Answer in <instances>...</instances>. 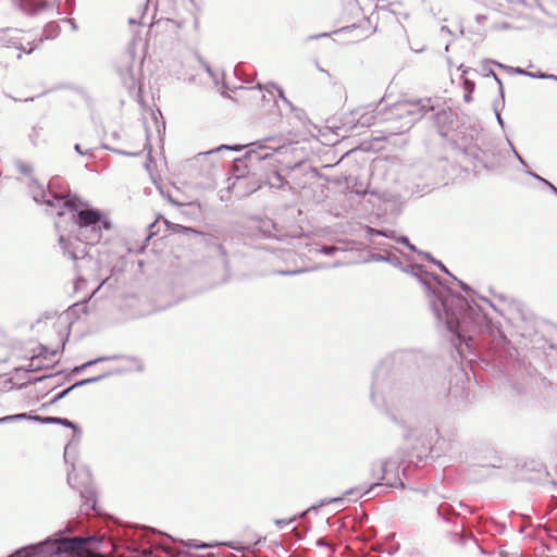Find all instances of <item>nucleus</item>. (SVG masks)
<instances>
[{
    "instance_id": "obj_33",
    "label": "nucleus",
    "mask_w": 557,
    "mask_h": 557,
    "mask_svg": "<svg viewBox=\"0 0 557 557\" xmlns=\"http://www.w3.org/2000/svg\"><path fill=\"white\" fill-rule=\"evenodd\" d=\"M525 173L530 176H532L533 178L544 183L545 185L548 186V184H552L550 182H548L547 180L543 178L542 176H540L539 174L534 173L533 171L531 170H527Z\"/></svg>"
},
{
    "instance_id": "obj_25",
    "label": "nucleus",
    "mask_w": 557,
    "mask_h": 557,
    "mask_svg": "<svg viewBox=\"0 0 557 557\" xmlns=\"http://www.w3.org/2000/svg\"><path fill=\"white\" fill-rule=\"evenodd\" d=\"M16 166H17L18 171L24 175H30L33 172V166L28 163L20 161L16 163Z\"/></svg>"
},
{
    "instance_id": "obj_47",
    "label": "nucleus",
    "mask_w": 557,
    "mask_h": 557,
    "mask_svg": "<svg viewBox=\"0 0 557 557\" xmlns=\"http://www.w3.org/2000/svg\"><path fill=\"white\" fill-rule=\"evenodd\" d=\"M186 545L191 546V547H195V548H205V547H208V546H209V545H208V544H206V543L195 544V543H191V542L187 543Z\"/></svg>"
},
{
    "instance_id": "obj_23",
    "label": "nucleus",
    "mask_w": 557,
    "mask_h": 557,
    "mask_svg": "<svg viewBox=\"0 0 557 557\" xmlns=\"http://www.w3.org/2000/svg\"><path fill=\"white\" fill-rule=\"evenodd\" d=\"M149 4H150V3H148V2H147L144 7H140V8L138 9V14H137L136 16H131V17L128 18V24H129L131 26H134V25H140V24L143 23V18L145 17V14H146V12H147V10H148V5H149Z\"/></svg>"
},
{
    "instance_id": "obj_32",
    "label": "nucleus",
    "mask_w": 557,
    "mask_h": 557,
    "mask_svg": "<svg viewBox=\"0 0 557 557\" xmlns=\"http://www.w3.org/2000/svg\"><path fill=\"white\" fill-rule=\"evenodd\" d=\"M463 88H465V91L473 92V90L475 88V84H474V82H472L468 78H465L463 79Z\"/></svg>"
},
{
    "instance_id": "obj_20",
    "label": "nucleus",
    "mask_w": 557,
    "mask_h": 557,
    "mask_svg": "<svg viewBox=\"0 0 557 557\" xmlns=\"http://www.w3.org/2000/svg\"><path fill=\"white\" fill-rule=\"evenodd\" d=\"M267 183L271 188L280 189L285 185L286 181L277 171H274L268 176Z\"/></svg>"
},
{
    "instance_id": "obj_31",
    "label": "nucleus",
    "mask_w": 557,
    "mask_h": 557,
    "mask_svg": "<svg viewBox=\"0 0 557 557\" xmlns=\"http://www.w3.org/2000/svg\"><path fill=\"white\" fill-rule=\"evenodd\" d=\"M294 520H295V518H290V519H276L274 522H275V524L280 529H283V528L287 527L289 523H292Z\"/></svg>"
},
{
    "instance_id": "obj_38",
    "label": "nucleus",
    "mask_w": 557,
    "mask_h": 557,
    "mask_svg": "<svg viewBox=\"0 0 557 557\" xmlns=\"http://www.w3.org/2000/svg\"><path fill=\"white\" fill-rule=\"evenodd\" d=\"M74 150L79 153L81 156H87V157H92V152L87 150V151H83L82 148H81V145L79 144H75L74 145Z\"/></svg>"
},
{
    "instance_id": "obj_53",
    "label": "nucleus",
    "mask_w": 557,
    "mask_h": 557,
    "mask_svg": "<svg viewBox=\"0 0 557 557\" xmlns=\"http://www.w3.org/2000/svg\"><path fill=\"white\" fill-rule=\"evenodd\" d=\"M326 36H329V34L322 33V34L312 35L309 37V39L312 40V39H318V38L326 37Z\"/></svg>"
},
{
    "instance_id": "obj_29",
    "label": "nucleus",
    "mask_w": 557,
    "mask_h": 557,
    "mask_svg": "<svg viewBox=\"0 0 557 557\" xmlns=\"http://www.w3.org/2000/svg\"><path fill=\"white\" fill-rule=\"evenodd\" d=\"M72 392V389H70V387L63 389L62 392H60L59 394H57L51 403L54 404V403H58L60 401L61 399H63L65 396H67L70 393Z\"/></svg>"
},
{
    "instance_id": "obj_12",
    "label": "nucleus",
    "mask_w": 557,
    "mask_h": 557,
    "mask_svg": "<svg viewBox=\"0 0 557 557\" xmlns=\"http://www.w3.org/2000/svg\"><path fill=\"white\" fill-rule=\"evenodd\" d=\"M259 90H264L265 92L262 94L263 101H271L272 99L276 102L274 91L277 92V97L281 98L286 104H288L290 108H293L292 103L288 101V99L284 96V91L282 88H280L277 85L273 83H269L264 86L258 85Z\"/></svg>"
},
{
    "instance_id": "obj_18",
    "label": "nucleus",
    "mask_w": 557,
    "mask_h": 557,
    "mask_svg": "<svg viewBox=\"0 0 557 557\" xmlns=\"http://www.w3.org/2000/svg\"><path fill=\"white\" fill-rule=\"evenodd\" d=\"M48 348L45 346H40V352L32 358L28 371H37L41 369L44 366L40 363V359L45 358L46 360L50 361L51 358H48Z\"/></svg>"
},
{
    "instance_id": "obj_28",
    "label": "nucleus",
    "mask_w": 557,
    "mask_h": 557,
    "mask_svg": "<svg viewBox=\"0 0 557 557\" xmlns=\"http://www.w3.org/2000/svg\"><path fill=\"white\" fill-rule=\"evenodd\" d=\"M35 418H41V416H32L26 412L15 414V421H22V420H34L35 421Z\"/></svg>"
},
{
    "instance_id": "obj_63",
    "label": "nucleus",
    "mask_w": 557,
    "mask_h": 557,
    "mask_svg": "<svg viewBox=\"0 0 557 557\" xmlns=\"http://www.w3.org/2000/svg\"><path fill=\"white\" fill-rule=\"evenodd\" d=\"M66 4H69L71 8L73 7L74 0H65Z\"/></svg>"
},
{
    "instance_id": "obj_46",
    "label": "nucleus",
    "mask_w": 557,
    "mask_h": 557,
    "mask_svg": "<svg viewBox=\"0 0 557 557\" xmlns=\"http://www.w3.org/2000/svg\"><path fill=\"white\" fill-rule=\"evenodd\" d=\"M65 22H67L71 25V28L73 30H77L78 26L74 18H66Z\"/></svg>"
},
{
    "instance_id": "obj_34",
    "label": "nucleus",
    "mask_w": 557,
    "mask_h": 557,
    "mask_svg": "<svg viewBox=\"0 0 557 557\" xmlns=\"http://www.w3.org/2000/svg\"><path fill=\"white\" fill-rule=\"evenodd\" d=\"M525 173L530 176H532L533 178L544 183L545 185L548 186V184H552L550 182H548L547 180L543 178L542 176H540L539 174L534 173L533 171L531 170H527Z\"/></svg>"
},
{
    "instance_id": "obj_36",
    "label": "nucleus",
    "mask_w": 557,
    "mask_h": 557,
    "mask_svg": "<svg viewBox=\"0 0 557 557\" xmlns=\"http://www.w3.org/2000/svg\"><path fill=\"white\" fill-rule=\"evenodd\" d=\"M487 75L493 76V78L498 83L500 95L504 98L503 83H502L500 78L497 76V74L493 70H490Z\"/></svg>"
},
{
    "instance_id": "obj_9",
    "label": "nucleus",
    "mask_w": 557,
    "mask_h": 557,
    "mask_svg": "<svg viewBox=\"0 0 557 557\" xmlns=\"http://www.w3.org/2000/svg\"><path fill=\"white\" fill-rule=\"evenodd\" d=\"M433 117L438 134L442 137H447L449 131L453 128L455 121L454 111L450 108H441L437 110L435 109Z\"/></svg>"
},
{
    "instance_id": "obj_57",
    "label": "nucleus",
    "mask_w": 557,
    "mask_h": 557,
    "mask_svg": "<svg viewBox=\"0 0 557 557\" xmlns=\"http://www.w3.org/2000/svg\"><path fill=\"white\" fill-rule=\"evenodd\" d=\"M52 376H53L52 374L51 375L40 376V377L35 379L34 382H40V381H42V380H45L47 377H52Z\"/></svg>"
},
{
    "instance_id": "obj_49",
    "label": "nucleus",
    "mask_w": 557,
    "mask_h": 557,
    "mask_svg": "<svg viewBox=\"0 0 557 557\" xmlns=\"http://www.w3.org/2000/svg\"><path fill=\"white\" fill-rule=\"evenodd\" d=\"M109 280H110L109 277L104 278V280H103V281H102V282L97 286V288L92 292V296H94V295H95V294H96V293H97V292H98L102 286H104L106 284H108V283H109Z\"/></svg>"
},
{
    "instance_id": "obj_4",
    "label": "nucleus",
    "mask_w": 557,
    "mask_h": 557,
    "mask_svg": "<svg viewBox=\"0 0 557 557\" xmlns=\"http://www.w3.org/2000/svg\"><path fill=\"white\" fill-rule=\"evenodd\" d=\"M430 111H435V106L432 103L431 98H425L394 104L391 108V115L406 119V122L397 128L401 133L405 129H409L414 122L421 120Z\"/></svg>"
},
{
    "instance_id": "obj_42",
    "label": "nucleus",
    "mask_w": 557,
    "mask_h": 557,
    "mask_svg": "<svg viewBox=\"0 0 557 557\" xmlns=\"http://www.w3.org/2000/svg\"><path fill=\"white\" fill-rule=\"evenodd\" d=\"M115 153L122 154V156H129V157H137L139 156V152H127L121 149H111Z\"/></svg>"
},
{
    "instance_id": "obj_6",
    "label": "nucleus",
    "mask_w": 557,
    "mask_h": 557,
    "mask_svg": "<svg viewBox=\"0 0 557 557\" xmlns=\"http://www.w3.org/2000/svg\"><path fill=\"white\" fill-rule=\"evenodd\" d=\"M379 104H368L366 107L356 108L345 116V124L355 127H370L376 123L389 121L392 117L384 116L381 111L376 112Z\"/></svg>"
},
{
    "instance_id": "obj_13",
    "label": "nucleus",
    "mask_w": 557,
    "mask_h": 557,
    "mask_svg": "<svg viewBox=\"0 0 557 557\" xmlns=\"http://www.w3.org/2000/svg\"><path fill=\"white\" fill-rule=\"evenodd\" d=\"M247 186V190L245 191V195L251 194L257 191L260 188V184L256 181H252V178L247 176H237L236 182L234 183L235 188H240Z\"/></svg>"
},
{
    "instance_id": "obj_26",
    "label": "nucleus",
    "mask_w": 557,
    "mask_h": 557,
    "mask_svg": "<svg viewBox=\"0 0 557 557\" xmlns=\"http://www.w3.org/2000/svg\"><path fill=\"white\" fill-rule=\"evenodd\" d=\"M381 486H382L381 484L374 483L371 485V487L369 490L364 491L362 494L360 493L359 490H350V491L346 492V494L347 495L357 494L358 496H362V495L371 493L373 490H375L376 487H381Z\"/></svg>"
},
{
    "instance_id": "obj_35",
    "label": "nucleus",
    "mask_w": 557,
    "mask_h": 557,
    "mask_svg": "<svg viewBox=\"0 0 557 557\" xmlns=\"http://www.w3.org/2000/svg\"><path fill=\"white\" fill-rule=\"evenodd\" d=\"M487 75L493 76V78L498 83L500 95L504 98L503 83H502L500 78L497 76V74L493 70H490Z\"/></svg>"
},
{
    "instance_id": "obj_15",
    "label": "nucleus",
    "mask_w": 557,
    "mask_h": 557,
    "mask_svg": "<svg viewBox=\"0 0 557 557\" xmlns=\"http://www.w3.org/2000/svg\"><path fill=\"white\" fill-rule=\"evenodd\" d=\"M370 260L375 262H388L395 268H401V261L393 253H373L370 256Z\"/></svg>"
},
{
    "instance_id": "obj_64",
    "label": "nucleus",
    "mask_w": 557,
    "mask_h": 557,
    "mask_svg": "<svg viewBox=\"0 0 557 557\" xmlns=\"http://www.w3.org/2000/svg\"><path fill=\"white\" fill-rule=\"evenodd\" d=\"M281 143H282V139H278V145L275 147V148H276V150H277L278 148H282V147L284 146V144H281Z\"/></svg>"
},
{
    "instance_id": "obj_52",
    "label": "nucleus",
    "mask_w": 557,
    "mask_h": 557,
    "mask_svg": "<svg viewBox=\"0 0 557 557\" xmlns=\"http://www.w3.org/2000/svg\"><path fill=\"white\" fill-rule=\"evenodd\" d=\"M203 64V67L206 70V72L210 75V76H213V72H212V69L210 67V65L206 62H202Z\"/></svg>"
},
{
    "instance_id": "obj_2",
    "label": "nucleus",
    "mask_w": 557,
    "mask_h": 557,
    "mask_svg": "<svg viewBox=\"0 0 557 557\" xmlns=\"http://www.w3.org/2000/svg\"><path fill=\"white\" fill-rule=\"evenodd\" d=\"M57 215L54 227L63 255L76 262H90L87 245L97 244L102 230L112 227L111 222L99 209L70 196L62 202Z\"/></svg>"
},
{
    "instance_id": "obj_27",
    "label": "nucleus",
    "mask_w": 557,
    "mask_h": 557,
    "mask_svg": "<svg viewBox=\"0 0 557 557\" xmlns=\"http://www.w3.org/2000/svg\"><path fill=\"white\" fill-rule=\"evenodd\" d=\"M507 143H508V145H509V147H510V150L512 151V153H513L515 158H516V159H517V160H518V161H519L523 166H527V163H525L524 159H523V158L519 154V152L516 150V148H515L513 144H512L509 139H507Z\"/></svg>"
},
{
    "instance_id": "obj_22",
    "label": "nucleus",
    "mask_w": 557,
    "mask_h": 557,
    "mask_svg": "<svg viewBox=\"0 0 557 557\" xmlns=\"http://www.w3.org/2000/svg\"><path fill=\"white\" fill-rule=\"evenodd\" d=\"M109 374L106 373V374H100V375H97V376H94V377H88V379H83L81 381H77L75 382L74 384H72L70 386V389L74 391L75 388L77 387H81V386H85L87 384H91V383H96V382H99L101 381L102 379L107 377Z\"/></svg>"
},
{
    "instance_id": "obj_40",
    "label": "nucleus",
    "mask_w": 557,
    "mask_h": 557,
    "mask_svg": "<svg viewBox=\"0 0 557 557\" xmlns=\"http://www.w3.org/2000/svg\"><path fill=\"white\" fill-rule=\"evenodd\" d=\"M36 48H37V46H36V47H32V46H30V42H27V46L21 45L20 50H21V51H23V52H25V53H27V54H29V53H32Z\"/></svg>"
},
{
    "instance_id": "obj_58",
    "label": "nucleus",
    "mask_w": 557,
    "mask_h": 557,
    "mask_svg": "<svg viewBox=\"0 0 557 557\" xmlns=\"http://www.w3.org/2000/svg\"><path fill=\"white\" fill-rule=\"evenodd\" d=\"M317 544H318L319 546H324V545H326V542H325V540H324V539H319V540L317 541Z\"/></svg>"
},
{
    "instance_id": "obj_61",
    "label": "nucleus",
    "mask_w": 557,
    "mask_h": 557,
    "mask_svg": "<svg viewBox=\"0 0 557 557\" xmlns=\"http://www.w3.org/2000/svg\"><path fill=\"white\" fill-rule=\"evenodd\" d=\"M407 247H408L410 250H412V251H418V249L416 248V246H414V245H412V244H410V243H409V245H407Z\"/></svg>"
},
{
    "instance_id": "obj_1",
    "label": "nucleus",
    "mask_w": 557,
    "mask_h": 557,
    "mask_svg": "<svg viewBox=\"0 0 557 557\" xmlns=\"http://www.w3.org/2000/svg\"><path fill=\"white\" fill-rule=\"evenodd\" d=\"M400 269L423 285L435 319L455 337L453 342L457 349L461 352L462 344L470 348L473 335L487 325V315L482 308L474 301L453 293L421 264L401 265Z\"/></svg>"
},
{
    "instance_id": "obj_59",
    "label": "nucleus",
    "mask_w": 557,
    "mask_h": 557,
    "mask_svg": "<svg viewBox=\"0 0 557 557\" xmlns=\"http://www.w3.org/2000/svg\"><path fill=\"white\" fill-rule=\"evenodd\" d=\"M72 481H73V476H72V474H71V473H69V475H67V483H69L72 487H75V486L73 485Z\"/></svg>"
},
{
    "instance_id": "obj_14",
    "label": "nucleus",
    "mask_w": 557,
    "mask_h": 557,
    "mask_svg": "<svg viewBox=\"0 0 557 557\" xmlns=\"http://www.w3.org/2000/svg\"><path fill=\"white\" fill-rule=\"evenodd\" d=\"M35 421L45 423V424H60L65 428L73 429L74 431H78V428L69 419L66 418H60V417H42L41 418H35Z\"/></svg>"
},
{
    "instance_id": "obj_5",
    "label": "nucleus",
    "mask_w": 557,
    "mask_h": 557,
    "mask_svg": "<svg viewBox=\"0 0 557 557\" xmlns=\"http://www.w3.org/2000/svg\"><path fill=\"white\" fill-rule=\"evenodd\" d=\"M275 141L274 137L264 138L263 140H258L255 143H250L246 146L240 145H221L218 148L210 150L208 153L213 152H221L223 150H230V151H239L244 147L247 148V151L244 156V159L249 162L251 165L260 162L262 160H267L268 158L272 157L273 153L276 151L275 146H270L267 143Z\"/></svg>"
},
{
    "instance_id": "obj_37",
    "label": "nucleus",
    "mask_w": 557,
    "mask_h": 557,
    "mask_svg": "<svg viewBox=\"0 0 557 557\" xmlns=\"http://www.w3.org/2000/svg\"><path fill=\"white\" fill-rule=\"evenodd\" d=\"M494 111H495V115H496V120H497L498 124L504 129L505 128V122H504V120L502 117V114H500L496 103H494Z\"/></svg>"
},
{
    "instance_id": "obj_24",
    "label": "nucleus",
    "mask_w": 557,
    "mask_h": 557,
    "mask_svg": "<svg viewBox=\"0 0 557 557\" xmlns=\"http://www.w3.org/2000/svg\"><path fill=\"white\" fill-rule=\"evenodd\" d=\"M491 63H493L494 65L498 66V67H502V69H505L509 72H515L516 74H519V75H524V76H528L529 74V71L524 70V69H521V67H512V66H507V65H504L497 61H490Z\"/></svg>"
},
{
    "instance_id": "obj_11",
    "label": "nucleus",
    "mask_w": 557,
    "mask_h": 557,
    "mask_svg": "<svg viewBox=\"0 0 557 557\" xmlns=\"http://www.w3.org/2000/svg\"><path fill=\"white\" fill-rule=\"evenodd\" d=\"M79 494L83 500L82 510H84L86 513L89 510H92L96 515H99L100 511L97 508V497L95 488L89 485L85 486L83 490L79 491Z\"/></svg>"
},
{
    "instance_id": "obj_10",
    "label": "nucleus",
    "mask_w": 557,
    "mask_h": 557,
    "mask_svg": "<svg viewBox=\"0 0 557 557\" xmlns=\"http://www.w3.org/2000/svg\"><path fill=\"white\" fill-rule=\"evenodd\" d=\"M251 228L264 238H281L276 224L269 218L253 219Z\"/></svg>"
},
{
    "instance_id": "obj_16",
    "label": "nucleus",
    "mask_w": 557,
    "mask_h": 557,
    "mask_svg": "<svg viewBox=\"0 0 557 557\" xmlns=\"http://www.w3.org/2000/svg\"><path fill=\"white\" fill-rule=\"evenodd\" d=\"M174 230L175 231H181L184 234H186L187 236H200L205 244H207V245L211 244L212 236L210 234H205V233L196 231L193 227H187V226H183V225H180V224H176Z\"/></svg>"
},
{
    "instance_id": "obj_62",
    "label": "nucleus",
    "mask_w": 557,
    "mask_h": 557,
    "mask_svg": "<svg viewBox=\"0 0 557 557\" xmlns=\"http://www.w3.org/2000/svg\"><path fill=\"white\" fill-rule=\"evenodd\" d=\"M169 200H170L173 205L182 206V203H180V202H177V201L173 200L172 198H169Z\"/></svg>"
},
{
    "instance_id": "obj_45",
    "label": "nucleus",
    "mask_w": 557,
    "mask_h": 557,
    "mask_svg": "<svg viewBox=\"0 0 557 557\" xmlns=\"http://www.w3.org/2000/svg\"><path fill=\"white\" fill-rule=\"evenodd\" d=\"M397 243H400L403 245H409V238L407 236H400L398 238H395Z\"/></svg>"
},
{
    "instance_id": "obj_54",
    "label": "nucleus",
    "mask_w": 557,
    "mask_h": 557,
    "mask_svg": "<svg viewBox=\"0 0 557 557\" xmlns=\"http://www.w3.org/2000/svg\"><path fill=\"white\" fill-rule=\"evenodd\" d=\"M472 92H469V91H466L465 95H463V99L466 102H470L472 97H471Z\"/></svg>"
},
{
    "instance_id": "obj_7",
    "label": "nucleus",
    "mask_w": 557,
    "mask_h": 557,
    "mask_svg": "<svg viewBox=\"0 0 557 557\" xmlns=\"http://www.w3.org/2000/svg\"><path fill=\"white\" fill-rule=\"evenodd\" d=\"M52 188L53 181L49 183L48 189L35 178H32L28 185L29 194L36 202L44 203L49 208H55L58 211L62 209V202L67 199L69 195L55 194Z\"/></svg>"
},
{
    "instance_id": "obj_41",
    "label": "nucleus",
    "mask_w": 557,
    "mask_h": 557,
    "mask_svg": "<svg viewBox=\"0 0 557 557\" xmlns=\"http://www.w3.org/2000/svg\"><path fill=\"white\" fill-rule=\"evenodd\" d=\"M306 271H307L306 269H299V270H292V271H280L278 273L282 275H295V274H299V273H302Z\"/></svg>"
},
{
    "instance_id": "obj_50",
    "label": "nucleus",
    "mask_w": 557,
    "mask_h": 557,
    "mask_svg": "<svg viewBox=\"0 0 557 557\" xmlns=\"http://www.w3.org/2000/svg\"><path fill=\"white\" fill-rule=\"evenodd\" d=\"M458 284L462 288V290H465L467 293L471 290L470 286L468 284H466L465 282L458 281Z\"/></svg>"
},
{
    "instance_id": "obj_8",
    "label": "nucleus",
    "mask_w": 557,
    "mask_h": 557,
    "mask_svg": "<svg viewBox=\"0 0 557 557\" xmlns=\"http://www.w3.org/2000/svg\"><path fill=\"white\" fill-rule=\"evenodd\" d=\"M131 554H138V557H191L184 550H174L168 545L151 544L148 548H140L132 544L126 548Z\"/></svg>"
},
{
    "instance_id": "obj_17",
    "label": "nucleus",
    "mask_w": 557,
    "mask_h": 557,
    "mask_svg": "<svg viewBox=\"0 0 557 557\" xmlns=\"http://www.w3.org/2000/svg\"><path fill=\"white\" fill-rule=\"evenodd\" d=\"M117 359H120V356H117V355L98 357V358H96L94 360L87 361V362H85V363H83L81 366L75 367L72 370V373L74 375H76V374L81 373L82 371H84L85 369H87V368H89V367H91L94 364H97L99 362L107 361V360H117Z\"/></svg>"
},
{
    "instance_id": "obj_55",
    "label": "nucleus",
    "mask_w": 557,
    "mask_h": 557,
    "mask_svg": "<svg viewBox=\"0 0 557 557\" xmlns=\"http://www.w3.org/2000/svg\"><path fill=\"white\" fill-rule=\"evenodd\" d=\"M342 499H343V498H341V497H339V498H332V499H330V500H323V502L321 503V505L329 504V503H332V502H341Z\"/></svg>"
},
{
    "instance_id": "obj_60",
    "label": "nucleus",
    "mask_w": 557,
    "mask_h": 557,
    "mask_svg": "<svg viewBox=\"0 0 557 557\" xmlns=\"http://www.w3.org/2000/svg\"><path fill=\"white\" fill-rule=\"evenodd\" d=\"M548 187L552 189V191L557 196V187L553 184H548Z\"/></svg>"
},
{
    "instance_id": "obj_19",
    "label": "nucleus",
    "mask_w": 557,
    "mask_h": 557,
    "mask_svg": "<svg viewBox=\"0 0 557 557\" xmlns=\"http://www.w3.org/2000/svg\"><path fill=\"white\" fill-rule=\"evenodd\" d=\"M23 11L34 14L45 8V3L36 2L35 0H20Z\"/></svg>"
},
{
    "instance_id": "obj_48",
    "label": "nucleus",
    "mask_w": 557,
    "mask_h": 557,
    "mask_svg": "<svg viewBox=\"0 0 557 557\" xmlns=\"http://www.w3.org/2000/svg\"><path fill=\"white\" fill-rule=\"evenodd\" d=\"M420 255H422L426 260L431 261V262H435L436 260L432 257V255L430 252H421L419 251Z\"/></svg>"
},
{
    "instance_id": "obj_30",
    "label": "nucleus",
    "mask_w": 557,
    "mask_h": 557,
    "mask_svg": "<svg viewBox=\"0 0 557 557\" xmlns=\"http://www.w3.org/2000/svg\"><path fill=\"white\" fill-rule=\"evenodd\" d=\"M337 250V247L335 246H322L319 251L326 255V256H331L333 255L335 251Z\"/></svg>"
},
{
    "instance_id": "obj_21",
    "label": "nucleus",
    "mask_w": 557,
    "mask_h": 557,
    "mask_svg": "<svg viewBox=\"0 0 557 557\" xmlns=\"http://www.w3.org/2000/svg\"><path fill=\"white\" fill-rule=\"evenodd\" d=\"M366 237L369 239H373L375 236H384L387 238H394V231H381L373 228L371 226L364 227Z\"/></svg>"
},
{
    "instance_id": "obj_51",
    "label": "nucleus",
    "mask_w": 557,
    "mask_h": 557,
    "mask_svg": "<svg viewBox=\"0 0 557 557\" xmlns=\"http://www.w3.org/2000/svg\"><path fill=\"white\" fill-rule=\"evenodd\" d=\"M86 281L83 278V277H77L76 282H75V288L78 289L81 287V285L85 284Z\"/></svg>"
},
{
    "instance_id": "obj_3",
    "label": "nucleus",
    "mask_w": 557,
    "mask_h": 557,
    "mask_svg": "<svg viewBox=\"0 0 557 557\" xmlns=\"http://www.w3.org/2000/svg\"><path fill=\"white\" fill-rule=\"evenodd\" d=\"M422 359V355L414 350L397 351L383 359L373 372L372 403L383 407L397 399L408 385L405 373L417 368Z\"/></svg>"
},
{
    "instance_id": "obj_44",
    "label": "nucleus",
    "mask_w": 557,
    "mask_h": 557,
    "mask_svg": "<svg viewBox=\"0 0 557 557\" xmlns=\"http://www.w3.org/2000/svg\"><path fill=\"white\" fill-rule=\"evenodd\" d=\"M15 421V414L5 416L0 418V424L8 423V422H14Z\"/></svg>"
},
{
    "instance_id": "obj_56",
    "label": "nucleus",
    "mask_w": 557,
    "mask_h": 557,
    "mask_svg": "<svg viewBox=\"0 0 557 557\" xmlns=\"http://www.w3.org/2000/svg\"><path fill=\"white\" fill-rule=\"evenodd\" d=\"M545 79H550V81H556L557 82V76L554 75V74H547L546 73V78Z\"/></svg>"
},
{
    "instance_id": "obj_43",
    "label": "nucleus",
    "mask_w": 557,
    "mask_h": 557,
    "mask_svg": "<svg viewBox=\"0 0 557 557\" xmlns=\"http://www.w3.org/2000/svg\"><path fill=\"white\" fill-rule=\"evenodd\" d=\"M528 76L532 77V78L545 79L546 78V73H543V72H536V73L529 72Z\"/></svg>"
},
{
    "instance_id": "obj_39",
    "label": "nucleus",
    "mask_w": 557,
    "mask_h": 557,
    "mask_svg": "<svg viewBox=\"0 0 557 557\" xmlns=\"http://www.w3.org/2000/svg\"><path fill=\"white\" fill-rule=\"evenodd\" d=\"M434 264H436L441 269V271L450 275L454 280L457 281V278L448 271V269L441 261L436 260Z\"/></svg>"
}]
</instances>
